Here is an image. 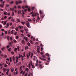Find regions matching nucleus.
I'll return each instance as SVG.
<instances>
[{"instance_id": "nucleus-31", "label": "nucleus", "mask_w": 76, "mask_h": 76, "mask_svg": "<svg viewBox=\"0 0 76 76\" xmlns=\"http://www.w3.org/2000/svg\"><path fill=\"white\" fill-rule=\"evenodd\" d=\"M14 12L15 13H18V11L16 10H14Z\"/></svg>"}, {"instance_id": "nucleus-59", "label": "nucleus", "mask_w": 76, "mask_h": 76, "mask_svg": "<svg viewBox=\"0 0 76 76\" xmlns=\"http://www.w3.org/2000/svg\"><path fill=\"white\" fill-rule=\"evenodd\" d=\"M9 47H10V45H7V48H9Z\"/></svg>"}, {"instance_id": "nucleus-6", "label": "nucleus", "mask_w": 76, "mask_h": 76, "mask_svg": "<svg viewBox=\"0 0 76 76\" xmlns=\"http://www.w3.org/2000/svg\"><path fill=\"white\" fill-rule=\"evenodd\" d=\"M39 58L42 60L43 61H45V60H46V59L44 58H42L40 57Z\"/></svg>"}, {"instance_id": "nucleus-58", "label": "nucleus", "mask_w": 76, "mask_h": 76, "mask_svg": "<svg viewBox=\"0 0 76 76\" xmlns=\"http://www.w3.org/2000/svg\"><path fill=\"white\" fill-rule=\"evenodd\" d=\"M7 26H8V27H9V23H7Z\"/></svg>"}, {"instance_id": "nucleus-47", "label": "nucleus", "mask_w": 76, "mask_h": 76, "mask_svg": "<svg viewBox=\"0 0 76 76\" xmlns=\"http://www.w3.org/2000/svg\"><path fill=\"white\" fill-rule=\"evenodd\" d=\"M17 48H15L14 50L16 52H17Z\"/></svg>"}, {"instance_id": "nucleus-8", "label": "nucleus", "mask_w": 76, "mask_h": 76, "mask_svg": "<svg viewBox=\"0 0 76 76\" xmlns=\"http://www.w3.org/2000/svg\"><path fill=\"white\" fill-rule=\"evenodd\" d=\"M17 70H18V68H16L15 70L16 72V75H18V73H19L18 71H17Z\"/></svg>"}, {"instance_id": "nucleus-24", "label": "nucleus", "mask_w": 76, "mask_h": 76, "mask_svg": "<svg viewBox=\"0 0 76 76\" xmlns=\"http://www.w3.org/2000/svg\"><path fill=\"white\" fill-rule=\"evenodd\" d=\"M22 70V66H21L20 67V71H21Z\"/></svg>"}, {"instance_id": "nucleus-32", "label": "nucleus", "mask_w": 76, "mask_h": 76, "mask_svg": "<svg viewBox=\"0 0 76 76\" xmlns=\"http://www.w3.org/2000/svg\"><path fill=\"white\" fill-rule=\"evenodd\" d=\"M45 55L46 56H47V57H49V56H50L48 53H46L45 54Z\"/></svg>"}, {"instance_id": "nucleus-34", "label": "nucleus", "mask_w": 76, "mask_h": 76, "mask_svg": "<svg viewBox=\"0 0 76 76\" xmlns=\"http://www.w3.org/2000/svg\"><path fill=\"white\" fill-rule=\"evenodd\" d=\"M26 71H28V72L29 71V69L27 68H26Z\"/></svg>"}, {"instance_id": "nucleus-61", "label": "nucleus", "mask_w": 76, "mask_h": 76, "mask_svg": "<svg viewBox=\"0 0 76 76\" xmlns=\"http://www.w3.org/2000/svg\"><path fill=\"white\" fill-rule=\"evenodd\" d=\"M25 73H26L25 71H24V72H23V75H24L25 74Z\"/></svg>"}, {"instance_id": "nucleus-38", "label": "nucleus", "mask_w": 76, "mask_h": 76, "mask_svg": "<svg viewBox=\"0 0 76 76\" xmlns=\"http://www.w3.org/2000/svg\"><path fill=\"white\" fill-rule=\"evenodd\" d=\"M13 42L15 43H16L17 42V41L16 40H13Z\"/></svg>"}, {"instance_id": "nucleus-35", "label": "nucleus", "mask_w": 76, "mask_h": 76, "mask_svg": "<svg viewBox=\"0 0 76 76\" xmlns=\"http://www.w3.org/2000/svg\"><path fill=\"white\" fill-rule=\"evenodd\" d=\"M39 13H40V15H42V11H41V10H40L39 11Z\"/></svg>"}, {"instance_id": "nucleus-49", "label": "nucleus", "mask_w": 76, "mask_h": 76, "mask_svg": "<svg viewBox=\"0 0 76 76\" xmlns=\"http://www.w3.org/2000/svg\"><path fill=\"white\" fill-rule=\"evenodd\" d=\"M34 9H35V7H33L31 8V9H32L33 10H34Z\"/></svg>"}, {"instance_id": "nucleus-9", "label": "nucleus", "mask_w": 76, "mask_h": 76, "mask_svg": "<svg viewBox=\"0 0 76 76\" xmlns=\"http://www.w3.org/2000/svg\"><path fill=\"white\" fill-rule=\"evenodd\" d=\"M33 38V41H35V38H34V37H33L32 36L31 37V39H32Z\"/></svg>"}, {"instance_id": "nucleus-57", "label": "nucleus", "mask_w": 76, "mask_h": 76, "mask_svg": "<svg viewBox=\"0 0 76 76\" xmlns=\"http://www.w3.org/2000/svg\"><path fill=\"white\" fill-rule=\"evenodd\" d=\"M16 39H19V37H18V36H16Z\"/></svg>"}, {"instance_id": "nucleus-3", "label": "nucleus", "mask_w": 76, "mask_h": 76, "mask_svg": "<svg viewBox=\"0 0 76 76\" xmlns=\"http://www.w3.org/2000/svg\"><path fill=\"white\" fill-rule=\"evenodd\" d=\"M24 39L25 40L26 42H28V41H29V40L28 39V37H24Z\"/></svg>"}, {"instance_id": "nucleus-7", "label": "nucleus", "mask_w": 76, "mask_h": 76, "mask_svg": "<svg viewBox=\"0 0 76 76\" xmlns=\"http://www.w3.org/2000/svg\"><path fill=\"white\" fill-rule=\"evenodd\" d=\"M26 7L28 8V7H29V6H24L22 7V8H23V9H25V8H26Z\"/></svg>"}, {"instance_id": "nucleus-44", "label": "nucleus", "mask_w": 76, "mask_h": 76, "mask_svg": "<svg viewBox=\"0 0 76 76\" xmlns=\"http://www.w3.org/2000/svg\"><path fill=\"white\" fill-rule=\"evenodd\" d=\"M17 33H18L17 32V31H15L14 33V35H16V34H17Z\"/></svg>"}, {"instance_id": "nucleus-30", "label": "nucleus", "mask_w": 76, "mask_h": 76, "mask_svg": "<svg viewBox=\"0 0 76 76\" xmlns=\"http://www.w3.org/2000/svg\"><path fill=\"white\" fill-rule=\"evenodd\" d=\"M27 44H28V46H29V47H30V46H31V45H30V43L29 42H28L27 43Z\"/></svg>"}, {"instance_id": "nucleus-16", "label": "nucleus", "mask_w": 76, "mask_h": 76, "mask_svg": "<svg viewBox=\"0 0 76 76\" xmlns=\"http://www.w3.org/2000/svg\"><path fill=\"white\" fill-rule=\"evenodd\" d=\"M10 10H11V11H13L14 10V8H12L10 9Z\"/></svg>"}, {"instance_id": "nucleus-11", "label": "nucleus", "mask_w": 76, "mask_h": 76, "mask_svg": "<svg viewBox=\"0 0 76 76\" xmlns=\"http://www.w3.org/2000/svg\"><path fill=\"white\" fill-rule=\"evenodd\" d=\"M12 59H13V61H15V60H16V58H15V57L13 56L12 57Z\"/></svg>"}, {"instance_id": "nucleus-2", "label": "nucleus", "mask_w": 76, "mask_h": 76, "mask_svg": "<svg viewBox=\"0 0 76 76\" xmlns=\"http://www.w3.org/2000/svg\"><path fill=\"white\" fill-rule=\"evenodd\" d=\"M32 65V61H31L30 63L28 64V68L29 69H30L31 66Z\"/></svg>"}, {"instance_id": "nucleus-33", "label": "nucleus", "mask_w": 76, "mask_h": 76, "mask_svg": "<svg viewBox=\"0 0 76 76\" xmlns=\"http://www.w3.org/2000/svg\"><path fill=\"white\" fill-rule=\"evenodd\" d=\"M14 3V2L13 1H11L10 2V4H13Z\"/></svg>"}, {"instance_id": "nucleus-5", "label": "nucleus", "mask_w": 76, "mask_h": 76, "mask_svg": "<svg viewBox=\"0 0 76 76\" xmlns=\"http://www.w3.org/2000/svg\"><path fill=\"white\" fill-rule=\"evenodd\" d=\"M16 63H18V61H19V58H18V57H17V56H16Z\"/></svg>"}, {"instance_id": "nucleus-53", "label": "nucleus", "mask_w": 76, "mask_h": 76, "mask_svg": "<svg viewBox=\"0 0 76 76\" xmlns=\"http://www.w3.org/2000/svg\"><path fill=\"white\" fill-rule=\"evenodd\" d=\"M4 56V55H3V54H1L0 56L1 57H3Z\"/></svg>"}, {"instance_id": "nucleus-18", "label": "nucleus", "mask_w": 76, "mask_h": 76, "mask_svg": "<svg viewBox=\"0 0 76 76\" xmlns=\"http://www.w3.org/2000/svg\"><path fill=\"white\" fill-rule=\"evenodd\" d=\"M22 12V11H20V10H19L18 12V14H19V13H21V12Z\"/></svg>"}, {"instance_id": "nucleus-37", "label": "nucleus", "mask_w": 76, "mask_h": 76, "mask_svg": "<svg viewBox=\"0 0 76 76\" xmlns=\"http://www.w3.org/2000/svg\"><path fill=\"white\" fill-rule=\"evenodd\" d=\"M28 21H29V22H31V21H32V20L31 19H28Z\"/></svg>"}, {"instance_id": "nucleus-42", "label": "nucleus", "mask_w": 76, "mask_h": 76, "mask_svg": "<svg viewBox=\"0 0 76 76\" xmlns=\"http://www.w3.org/2000/svg\"><path fill=\"white\" fill-rule=\"evenodd\" d=\"M39 66L40 67L41 69H42V65L41 64L39 65Z\"/></svg>"}, {"instance_id": "nucleus-36", "label": "nucleus", "mask_w": 76, "mask_h": 76, "mask_svg": "<svg viewBox=\"0 0 76 76\" xmlns=\"http://www.w3.org/2000/svg\"><path fill=\"white\" fill-rule=\"evenodd\" d=\"M17 48L18 51H20V50H19V47L18 46Z\"/></svg>"}, {"instance_id": "nucleus-25", "label": "nucleus", "mask_w": 76, "mask_h": 76, "mask_svg": "<svg viewBox=\"0 0 76 76\" xmlns=\"http://www.w3.org/2000/svg\"><path fill=\"white\" fill-rule=\"evenodd\" d=\"M12 16H14V15H15V12H12Z\"/></svg>"}, {"instance_id": "nucleus-19", "label": "nucleus", "mask_w": 76, "mask_h": 76, "mask_svg": "<svg viewBox=\"0 0 76 76\" xmlns=\"http://www.w3.org/2000/svg\"><path fill=\"white\" fill-rule=\"evenodd\" d=\"M11 21L12 22H15V19H13V18H12L11 20Z\"/></svg>"}, {"instance_id": "nucleus-39", "label": "nucleus", "mask_w": 76, "mask_h": 76, "mask_svg": "<svg viewBox=\"0 0 76 76\" xmlns=\"http://www.w3.org/2000/svg\"><path fill=\"white\" fill-rule=\"evenodd\" d=\"M12 50V48H10L8 50L9 51H10Z\"/></svg>"}, {"instance_id": "nucleus-27", "label": "nucleus", "mask_w": 76, "mask_h": 76, "mask_svg": "<svg viewBox=\"0 0 76 76\" xmlns=\"http://www.w3.org/2000/svg\"><path fill=\"white\" fill-rule=\"evenodd\" d=\"M30 43H31V44H34L33 42H32V41L31 40H30Z\"/></svg>"}, {"instance_id": "nucleus-45", "label": "nucleus", "mask_w": 76, "mask_h": 76, "mask_svg": "<svg viewBox=\"0 0 76 76\" xmlns=\"http://www.w3.org/2000/svg\"><path fill=\"white\" fill-rule=\"evenodd\" d=\"M12 22H10V26H12Z\"/></svg>"}, {"instance_id": "nucleus-52", "label": "nucleus", "mask_w": 76, "mask_h": 76, "mask_svg": "<svg viewBox=\"0 0 76 76\" xmlns=\"http://www.w3.org/2000/svg\"><path fill=\"white\" fill-rule=\"evenodd\" d=\"M24 30L26 31H28V29L25 28Z\"/></svg>"}, {"instance_id": "nucleus-50", "label": "nucleus", "mask_w": 76, "mask_h": 76, "mask_svg": "<svg viewBox=\"0 0 76 76\" xmlns=\"http://www.w3.org/2000/svg\"><path fill=\"white\" fill-rule=\"evenodd\" d=\"M21 57V55H20V54L19 55V56H18V58H20Z\"/></svg>"}, {"instance_id": "nucleus-55", "label": "nucleus", "mask_w": 76, "mask_h": 76, "mask_svg": "<svg viewBox=\"0 0 76 76\" xmlns=\"http://www.w3.org/2000/svg\"><path fill=\"white\" fill-rule=\"evenodd\" d=\"M19 2H18L17 1H16V4H19Z\"/></svg>"}, {"instance_id": "nucleus-17", "label": "nucleus", "mask_w": 76, "mask_h": 76, "mask_svg": "<svg viewBox=\"0 0 76 76\" xmlns=\"http://www.w3.org/2000/svg\"><path fill=\"white\" fill-rule=\"evenodd\" d=\"M9 69H8V70L7 72V75H8V74H9Z\"/></svg>"}, {"instance_id": "nucleus-12", "label": "nucleus", "mask_w": 76, "mask_h": 76, "mask_svg": "<svg viewBox=\"0 0 76 76\" xmlns=\"http://www.w3.org/2000/svg\"><path fill=\"white\" fill-rule=\"evenodd\" d=\"M4 4H3L2 5L0 4V7H1V8H3L4 7Z\"/></svg>"}, {"instance_id": "nucleus-22", "label": "nucleus", "mask_w": 76, "mask_h": 76, "mask_svg": "<svg viewBox=\"0 0 76 76\" xmlns=\"http://www.w3.org/2000/svg\"><path fill=\"white\" fill-rule=\"evenodd\" d=\"M17 21L18 22H20V20L19 19H17Z\"/></svg>"}, {"instance_id": "nucleus-13", "label": "nucleus", "mask_w": 76, "mask_h": 76, "mask_svg": "<svg viewBox=\"0 0 76 76\" xmlns=\"http://www.w3.org/2000/svg\"><path fill=\"white\" fill-rule=\"evenodd\" d=\"M18 28L19 29H23V26H18Z\"/></svg>"}, {"instance_id": "nucleus-54", "label": "nucleus", "mask_w": 76, "mask_h": 76, "mask_svg": "<svg viewBox=\"0 0 76 76\" xmlns=\"http://www.w3.org/2000/svg\"><path fill=\"white\" fill-rule=\"evenodd\" d=\"M23 56H24V57H26V56H25V52H24L23 53Z\"/></svg>"}, {"instance_id": "nucleus-60", "label": "nucleus", "mask_w": 76, "mask_h": 76, "mask_svg": "<svg viewBox=\"0 0 76 76\" xmlns=\"http://www.w3.org/2000/svg\"><path fill=\"white\" fill-rule=\"evenodd\" d=\"M28 75V72H27L26 73V74H25L24 76H27Z\"/></svg>"}, {"instance_id": "nucleus-41", "label": "nucleus", "mask_w": 76, "mask_h": 76, "mask_svg": "<svg viewBox=\"0 0 76 76\" xmlns=\"http://www.w3.org/2000/svg\"><path fill=\"white\" fill-rule=\"evenodd\" d=\"M21 23L23 25H24L25 23L24 22H21Z\"/></svg>"}, {"instance_id": "nucleus-63", "label": "nucleus", "mask_w": 76, "mask_h": 76, "mask_svg": "<svg viewBox=\"0 0 76 76\" xmlns=\"http://www.w3.org/2000/svg\"><path fill=\"white\" fill-rule=\"evenodd\" d=\"M31 76V72H29L28 75V76Z\"/></svg>"}, {"instance_id": "nucleus-48", "label": "nucleus", "mask_w": 76, "mask_h": 76, "mask_svg": "<svg viewBox=\"0 0 76 76\" xmlns=\"http://www.w3.org/2000/svg\"><path fill=\"white\" fill-rule=\"evenodd\" d=\"M28 46H26L25 47V49L28 50Z\"/></svg>"}, {"instance_id": "nucleus-14", "label": "nucleus", "mask_w": 76, "mask_h": 76, "mask_svg": "<svg viewBox=\"0 0 76 76\" xmlns=\"http://www.w3.org/2000/svg\"><path fill=\"white\" fill-rule=\"evenodd\" d=\"M33 58L34 60H37V57L36 56H34L33 57Z\"/></svg>"}, {"instance_id": "nucleus-15", "label": "nucleus", "mask_w": 76, "mask_h": 76, "mask_svg": "<svg viewBox=\"0 0 76 76\" xmlns=\"http://www.w3.org/2000/svg\"><path fill=\"white\" fill-rule=\"evenodd\" d=\"M15 29L16 31H19V28H18V27H16Z\"/></svg>"}, {"instance_id": "nucleus-10", "label": "nucleus", "mask_w": 76, "mask_h": 76, "mask_svg": "<svg viewBox=\"0 0 76 76\" xmlns=\"http://www.w3.org/2000/svg\"><path fill=\"white\" fill-rule=\"evenodd\" d=\"M5 48L6 47H4L1 48V51H4V49H5Z\"/></svg>"}, {"instance_id": "nucleus-23", "label": "nucleus", "mask_w": 76, "mask_h": 76, "mask_svg": "<svg viewBox=\"0 0 76 76\" xmlns=\"http://www.w3.org/2000/svg\"><path fill=\"white\" fill-rule=\"evenodd\" d=\"M21 14H23V15H24V14H25V12H24V11H21Z\"/></svg>"}, {"instance_id": "nucleus-64", "label": "nucleus", "mask_w": 76, "mask_h": 76, "mask_svg": "<svg viewBox=\"0 0 76 76\" xmlns=\"http://www.w3.org/2000/svg\"><path fill=\"white\" fill-rule=\"evenodd\" d=\"M20 31L21 32H22V33H23V30H21Z\"/></svg>"}, {"instance_id": "nucleus-43", "label": "nucleus", "mask_w": 76, "mask_h": 76, "mask_svg": "<svg viewBox=\"0 0 76 76\" xmlns=\"http://www.w3.org/2000/svg\"><path fill=\"white\" fill-rule=\"evenodd\" d=\"M28 10L29 12H31V9H30V8H28Z\"/></svg>"}, {"instance_id": "nucleus-46", "label": "nucleus", "mask_w": 76, "mask_h": 76, "mask_svg": "<svg viewBox=\"0 0 76 76\" xmlns=\"http://www.w3.org/2000/svg\"><path fill=\"white\" fill-rule=\"evenodd\" d=\"M14 31V30H12V31H11V34H13V32Z\"/></svg>"}, {"instance_id": "nucleus-28", "label": "nucleus", "mask_w": 76, "mask_h": 76, "mask_svg": "<svg viewBox=\"0 0 76 76\" xmlns=\"http://www.w3.org/2000/svg\"><path fill=\"white\" fill-rule=\"evenodd\" d=\"M40 47L39 46H38L37 47V50H39V49H40Z\"/></svg>"}, {"instance_id": "nucleus-62", "label": "nucleus", "mask_w": 76, "mask_h": 76, "mask_svg": "<svg viewBox=\"0 0 76 76\" xmlns=\"http://www.w3.org/2000/svg\"><path fill=\"white\" fill-rule=\"evenodd\" d=\"M31 57L32 58V57H33V53H32L31 54Z\"/></svg>"}, {"instance_id": "nucleus-29", "label": "nucleus", "mask_w": 76, "mask_h": 76, "mask_svg": "<svg viewBox=\"0 0 76 76\" xmlns=\"http://www.w3.org/2000/svg\"><path fill=\"white\" fill-rule=\"evenodd\" d=\"M12 19V17H9L8 18V19L9 20H10V19Z\"/></svg>"}, {"instance_id": "nucleus-51", "label": "nucleus", "mask_w": 76, "mask_h": 76, "mask_svg": "<svg viewBox=\"0 0 76 76\" xmlns=\"http://www.w3.org/2000/svg\"><path fill=\"white\" fill-rule=\"evenodd\" d=\"M32 68L33 69H34V68H35V66H34V65H32Z\"/></svg>"}, {"instance_id": "nucleus-21", "label": "nucleus", "mask_w": 76, "mask_h": 76, "mask_svg": "<svg viewBox=\"0 0 76 76\" xmlns=\"http://www.w3.org/2000/svg\"><path fill=\"white\" fill-rule=\"evenodd\" d=\"M11 72L12 73V72H13V71H14V68H13L11 69Z\"/></svg>"}, {"instance_id": "nucleus-1", "label": "nucleus", "mask_w": 76, "mask_h": 76, "mask_svg": "<svg viewBox=\"0 0 76 76\" xmlns=\"http://www.w3.org/2000/svg\"><path fill=\"white\" fill-rule=\"evenodd\" d=\"M6 8L7 10H10V5L9 4H7L6 5Z\"/></svg>"}, {"instance_id": "nucleus-20", "label": "nucleus", "mask_w": 76, "mask_h": 76, "mask_svg": "<svg viewBox=\"0 0 76 76\" xmlns=\"http://www.w3.org/2000/svg\"><path fill=\"white\" fill-rule=\"evenodd\" d=\"M4 14L5 15H7V13L6 12L4 11Z\"/></svg>"}, {"instance_id": "nucleus-40", "label": "nucleus", "mask_w": 76, "mask_h": 76, "mask_svg": "<svg viewBox=\"0 0 76 76\" xmlns=\"http://www.w3.org/2000/svg\"><path fill=\"white\" fill-rule=\"evenodd\" d=\"M18 2L19 3H20V4H21L22 3V1H18Z\"/></svg>"}, {"instance_id": "nucleus-26", "label": "nucleus", "mask_w": 76, "mask_h": 76, "mask_svg": "<svg viewBox=\"0 0 76 76\" xmlns=\"http://www.w3.org/2000/svg\"><path fill=\"white\" fill-rule=\"evenodd\" d=\"M12 58L11 57H10V62H12Z\"/></svg>"}, {"instance_id": "nucleus-56", "label": "nucleus", "mask_w": 76, "mask_h": 76, "mask_svg": "<svg viewBox=\"0 0 76 76\" xmlns=\"http://www.w3.org/2000/svg\"><path fill=\"white\" fill-rule=\"evenodd\" d=\"M6 21H4V23H3V24H4V25H6Z\"/></svg>"}, {"instance_id": "nucleus-4", "label": "nucleus", "mask_w": 76, "mask_h": 76, "mask_svg": "<svg viewBox=\"0 0 76 76\" xmlns=\"http://www.w3.org/2000/svg\"><path fill=\"white\" fill-rule=\"evenodd\" d=\"M27 26L28 27V28H31V26H30V25L29 24V23L27 21Z\"/></svg>"}]
</instances>
